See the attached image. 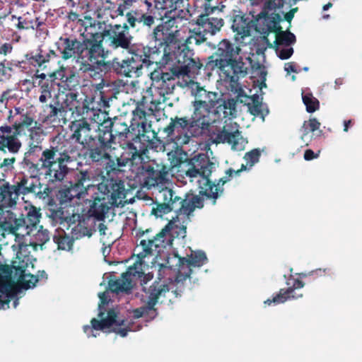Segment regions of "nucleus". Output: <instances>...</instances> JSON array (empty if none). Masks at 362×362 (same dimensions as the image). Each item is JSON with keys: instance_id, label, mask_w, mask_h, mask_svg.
<instances>
[{"instance_id": "f257e3e1", "label": "nucleus", "mask_w": 362, "mask_h": 362, "mask_svg": "<svg viewBox=\"0 0 362 362\" xmlns=\"http://www.w3.org/2000/svg\"><path fill=\"white\" fill-rule=\"evenodd\" d=\"M151 36L154 42L153 47L158 49L156 66L170 65L173 76L177 77L199 73L203 65L198 57H194L193 50L180 39L177 27L171 30L165 25H156Z\"/></svg>"}, {"instance_id": "680f3d73", "label": "nucleus", "mask_w": 362, "mask_h": 362, "mask_svg": "<svg viewBox=\"0 0 362 362\" xmlns=\"http://www.w3.org/2000/svg\"><path fill=\"white\" fill-rule=\"evenodd\" d=\"M28 172L30 173L29 176H34L35 178L40 175H42V168H41V165L39 163H35L32 162L28 166L25 168Z\"/></svg>"}, {"instance_id": "f8f14e48", "label": "nucleus", "mask_w": 362, "mask_h": 362, "mask_svg": "<svg viewBox=\"0 0 362 362\" xmlns=\"http://www.w3.org/2000/svg\"><path fill=\"white\" fill-rule=\"evenodd\" d=\"M208 262L206 253L202 250H191L190 255L186 257H182L177 253L173 252L171 256L168 257L166 264H160L159 275L163 268L172 269L174 266L177 267V273L175 277V281L178 285L184 284V282L189 279L196 282L199 280L194 276L196 271H199L200 267Z\"/></svg>"}, {"instance_id": "37998d69", "label": "nucleus", "mask_w": 362, "mask_h": 362, "mask_svg": "<svg viewBox=\"0 0 362 362\" xmlns=\"http://www.w3.org/2000/svg\"><path fill=\"white\" fill-rule=\"evenodd\" d=\"M49 233L47 229H44L42 226L35 234L33 240L30 242V245L37 250L40 247L41 250L43 249V245L49 240Z\"/></svg>"}, {"instance_id": "49530a36", "label": "nucleus", "mask_w": 362, "mask_h": 362, "mask_svg": "<svg viewBox=\"0 0 362 362\" xmlns=\"http://www.w3.org/2000/svg\"><path fill=\"white\" fill-rule=\"evenodd\" d=\"M94 109L89 107L88 102L86 98L83 100L80 98L78 100L76 105L69 110V112H71L72 115H76L77 117H83L85 114H88L89 112H93Z\"/></svg>"}, {"instance_id": "8fccbe9b", "label": "nucleus", "mask_w": 362, "mask_h": 362, "mask_svg": "<svg viewBox=\"0 0 362 362\" xmlns=\"http://www.w3.org/2000/svg\"><path fill=\"white\" fill-rule=\"evenodd\" d=\"M29 136L32 143L30 146L37 145V148H41L38 145L42 142V136L43 134L42 127L38 122H35V125L29 129Z\"/></svg>"}, {"instance_id": "6ab92c4d", "label": "nucleus", "mask_w": 362, "mask_h": 362, "mask_svg": "<svg viewBox=\"0 0 362 362\" xmlns=\"http://www.w3.org/2000/svg\"><path fill=\"white\" fill-rule=\"evenodd\" d=\"M144 274L141 264L134 263L129 267L127 272L123 273L120 279H110L108 281V288L112 293H127L131 292L134 281L139 279Z\"/></svg>"}, {"instance_id": "c03bdc74", "label": "nucleus", "mask_w": 362, "mask_h": 362, "mask_svg": "<svg viewBox=\"0 0 362 362\" xmlns=\"http://www.w3.org/2000/svg\"><path fill=\"white\" fill-rule=\"evenodd\" d=\"M275 34V43L276 45H285L288 47L296 42V36L293 33H291L290 31H283L282 29H280V30L277 31Z\"/></svg>"}, {"instance_id": "69168bd1", "label": "nucleus", "mask_w": 362, "mask_h": 362, "mask_svg": "<svg viewBox=\"0 0 362 362\" xmlns=\"http://www.w3.org/2000/svg\"><path fill=\"white\" fill-rule=\"evenodd\" d=\"M35 25L33 26V30H35L37 32H39L41 33H45L47 32L46 24L44 21L40 20V18L36 17L35 18Z\"/></svg>"}, {"instance_id": "39448f33", "label": "nucleus", "mask_w": 362, "mask_h": 362, "mask_svg": "<svg viewBox=\"0 0 362 362\" xmlns=\"http://www.w3.org/2000/svg\"><path fill=\"white\" fill-rule=\"evenodd\" d=\"M192 106L193 112L188 119L190 121V130L193 132L195 138L208 134L216 144L228 143L233 150L244 149L245 139L239 130L230 132L225 125L214 129L213 124L218 121L216 107L195 105Z\"/></svg>"}, {"instance_id": "7ed1b4c3", "label": "nucleus", "mask_w": 362, "mask_h": 362, "mask_svg": "<svg viewBox=\"0 0 362 362\" xmlns=\"http://www.w3.org/2000/svg\"><path fill=\"white\" fill-rule=\"evenodd\" d=\"M260 156L261 151L259 148H254L245 153L243 158L246 164H242L240 168L237 170L232 168L228 169L226 171V176L220 178L215 184L209 179L215 166L214 163L205 155L199 154L187 161L185 175L191 179L200 177L201 179L198 180L201 189L200 194L206 196L208 199H213V204H215L216 199L223 193V186L224 184L234 175L239 176L242 171L250 170L259 162Z\"/></svg>"}, {"instance_id": "2eb2a0df", "label": "nucleus", "mask_w": 362, "mask_h": 362, "mask_svg": "<svg viewBox=\"0 0 362 362\" xmlns=\"http://www.w3.org/2000/svg\"><path fill=\"white\" fill-rule=\"evenodd\" d=\"M147 303L151 307L155 308L158 303H166L173 302V299L169 296L173 294L174 298L181 296L184 291V284H177L175 280L167 283L158 277V280L154 281L148 288H144Z\"/></svg>"}, {"instance_id": "338daca9", "label": "nucleus", "mask_w": 362, "mask_h": 362, "mask_svg": "<svg viewBox=\"0 0 362 362\" xmlns=\"http://www.w3.org/2000/svg\"><path fill=\"white\" fill-rule=\"evenodd\" d=\"M112 98H116L113 93H111L110 95H105L103 91H101L100 104H101L104 108L108 107L110 106L109 103Z\"/></svg>"}, {"instance_id": "bb28decb", "label": "nucleus", "mask_w": 362, "mask_h": 362, "mask_svg": "<svg viewBox=\"0 0 362 362\" xmlns=\"http://www.w3.org/2000/svg\"><path fill=\"white\" fill-rule=\"evenodd\" d=\"M304 285L305 284L303 281L298 279H294L292 286H289L286 289H280L279 293H277L272 298H269L266 300L264 303V304L268 305H272V303L277 305L283 303L288 299H297L298 298H300L303 296V294H296L294 291L296 289L303 288Z\"/></svg>"}, {"instance_id": "a878e982", "label": "nucleus", "mask_w": 362, "mask_h": 362, "mask_svg": "<svg viewBox=\"0 0 362 362\" xmlns=\"http://www.w3.org/2000/svg\"><path fill=\"white\" fill-rule=\"evenodd\" d=\"M10 133H12V128L9 125L0 127V152L14 153L22 148L20 139H16L15 136H10Z\"/></svg>"}, {"instance_id": "ddd939ff", "label": "nucleus", "mask_w": 362, "mask_h": 362, "mask_svg": "<svg viewBox=\"0 0 362 362\" xmlns=\"http://www.w3.org/2000/svg\"><path fill=\"white\" fill-rule=\"evenodd\" d=\"M95 25H98V29H102L104 25V28L101 32H90L86 28L87 35L93 37V39L100 41L102 47H103V42L104 40L109 47L115 50L119 48L129 49L133 45H132V36L129 33L130 26L128 23L106 25L105 22L98 21L96 23L95 21L93 25H90V29L95 28Z\"/></svg>"}, {"instance_id": "5701e85b", "label": "nucleus", "mask_w": 362, "mask_h": 362, "mask_svg": "<svg viewBox=\"0 0 362 362\" xmlns=\"http://www.w3.org/2000/svg\"><path fill=\"white\" fill-rule=\"evenodd\" d=\"M94 175L90 169H78L73 173L69 183L74 190L81 196L88 194V190L93 185Z\"/></svg>"}, {"instance_id": "4d7b16f0", "label": "nucleus", "mask_w": 362, "mask_h": 362, "mask_svg": "<svg viewBox=\"0 0 362 362\" xmlns=\"http://www.w3.org/2000/svg\"><path fill=\"white\" fill-rule=\"evenodd\" d=\"M20 150L14 153H10L11 156L4 158L0 163V169L5 173L11 172L14 169V164L16 162V155L19 153Z\"/></svg>"}, {"instance_id": "7c9ffc66", "label": "nucleus", "mask_w": 362, "mask_h": 362, "mask_svg": "<svg viewBox=\"0 0 362 362\" xmlns=\"http://www.w3.org/2000/svg\"><path fill=\"white\" fill-rule=\"evenodd\" d=\"M197 24L203 28L202 31H205L207 34L214 35L220 31L224 22L222 18L209 17L208 15H203L198 18Z\"/></svg>"}, {"instance_id": "5fc2aeb1", "label": "nucleus", "mask_w": 362, "mask_h": 362, "mask_svg": "<svg viewBox=\"0 0 362 362\" xmlns=\"http://www.w3.org/2000/svg\"><path fill=\"white\" fill-rule=\"evenodd\" d=\"M65 98L63 99L62 103L60 104L61 106H63L64 110L66 108L69 111L71 109L74 105H76L78 100H79L78 93L76 91H68L67 93L63 92Z\"/></svg>"}, {"instance_id": "9b49d317", "label": "nucleus", "mask_w": 362, "mask_h": 362, "mask_svg": "<svg viewBox=\"0 0 362 362\" xmlns=\"http://www.w3.org/2000/svg\"><path fill=\"white\" fill-rule=\"evenodd\" d=\"M130 57L119 61L117 58L112 61V68L118 74L126 77L138 76L143 66L149 67L158 59L155 47L143 44H134L129 49Z\"/></svg>"}, {"instance_id": "774afa93", "label": "nucleus", "mask_w": 362, "mask_h": 362, "mask_svg": "<svg viewBox=\"0 0 362 362\" xmlns=\"http://www.w3.org/2000/svg\"><path fill=\"white\" fill-rule=\"evenodd\" d=\"M293 54V49L292 47L283 48L278 51V57L281 59H288Z\"/></svg>"}, {"instance_id": "a18cd8bd", "label": "nucleus", "mask_w": 362, "mask_h": 362, "mask_svg": "<svg viewBox=\"0 0 362 362\" xmlns=\"http://www.w3.org/2000/svg\"><path fill=\"white\" fill-rule=\"evenodd\" d=\"M157 314L156 308L151 307L147 302L145 305L133 310V317L135 319L146 317L152 320L156 317Z\"/></svg>"}, {"instance_id": "423d86ee", "label": "nucleus", "mask_w": 362, "mask_h": 362, "mask_svg": "<svg viewBox=\"0 0 362 362\" xmlns=\"http://www.w3.org/2000/svg\"><path fill=\"white\" fill-rule=\"evenodd\" d=\"M70 139L88 148V158L98 160L107 156L105 148L111 139L107 132H102L101 126L93 127L87 118L81 117L71 122L69 126Z\"/></svg>"}, {"instance_id": "f704fd0d", "label": "nucleus", "mask_w": 362, "mask_h": 362, "mask_svg": "<svg viewBox=\"0 0 362 362\" xmlns=\"http://www.w3.org/2000/svg\"><path fill=\"white\" fill-rule=\"evenodd\" d=\"M35 18L36 16L33 13L26 12L21 16L11 15L10 20L12 22L17 21L14 26L18 30H33V26L35 25Z\"/></svg>"}, {"instance_id": "0eeeda50", "label": "nucleus", "mask_w": 362, "mask_h": 362, "mask_svg": "<svg viewBox=\"0 0 362 362\" xmlns=\"http://www.w3.org/2000/svg\"><path fill=\"white\" fill-rule=\"evenodd\" d=\"M72 150L64 142H57L45 148L39 159L42 176L49 185L61 183L68 175V165L73 162Z\"/></svg>"}, {"instance_id": "72a5a7b5", "label": "nucleus", "mask_w": 362, "mask_h": 362, "mask_svg": "<svg viewBox=\"0 0 362 362\" xmlns=\"http://www.w3.org/2000/svg\"><path fill=\"white\" fill-rule=\"evenodd\" d=\"M282 20L279 13H272L270 14L265 13L263 17L262 23V33L269 34L270 33H276L282 29L279 25V22Z\"/></svg>"}, {"instance_id": "864d4df0", "label": "nucleus", "mask_w": 362, "mask_h": 362, "mask_svg": "<svg viewBox=\"0 0 362 362\" xmlns=\"http://www.w3.org/2000/svg\"><path fill=\"white\" fill-rule=\"evenodd\" d=\"M79 86V76L74 72L71 73L66 76L62 87L68 91H74L75 88Z\"/></svg>"}, {"instance_id": "dca6fc26", "label": "nucleus", "mask_w": 362, "mask_h": 362, "mask_svg": "<svg viewBox=\"0 0 362 362\" xmlns=\"http://www.w3.org/2000/svg\"><path fill=\"white\" fill-rule=\"evenodd\" d=\"M100 303L98 304V314L99 319L93 318L90 320V325H84L83 332L88 337H94L93 330H105V329L110 328L114 324L117 323V312L114 308L106 310L105 305L109 303V296L106 292L99 293Z\"/></svg>"}, {"instance_id": "aec40b11", "label": "nucleus", "mask_w": 362, "mask_h": 362, "mask_svg": "<svg viewBox=\"0 0 362 362\" xmlns=\"http://www.w3.org/2000/svg\"><path fill=\"white\" fill-rule=\"evenodd\" d=\"M173 223H168L158 233L151 239L141 240L140 245L143 251L138 255L140 259L144 258L148 255H151L153 251L159 253L162 249L172 245L173 239L168 235L169 228Z\"/></svg>"}, {"instance_id": "ea45409f", "label": "nucleus", "mask_w": 362, "mask_h": 362, "mask_svg": "<svg viewBox=\"0 0 362 362\" xmlns=\"http://www.w3.org/2000/svg\"><path fill=\"white\" fill-rule=\"evenodd\" d=\"M54 81H39L38 87L40 93L39 101L41 103H46L52 98V92L54 89Z\"/></svg>"}, {"instance_id": "1a4fd4ad", "label": "nucleus", "mask_w": 362, "mask_h": 362, "mask_svg": "<svg viewBox=\"0 0 362 362\" xmlns=\"http://www.w3.org/2000/svg\"><path fill=\"white\" fill-rule=\"evenodd\" d=\"M160 196L162 202H156V206L151 210V214L157 218H161L173 211L187 219V216H190L195 209L204 207V198L192 193H187L184 197H181L172 189L165 187L160 191Z\"/></svg>"}, {"instance_id": "3c124183", "label": "nucleus", "mask_w": 362, "mask_h": 362, "mask_svg": "<svg viewBox=\"0 0 362 362\" xmlns=\"http://www.w3.org/2000/svg\"><path fill=\"white\" fill-rule=\"evenodd\" d=\"M302 99L308 112L313 113L320 108L319 100L312 93L303 94Z\"/></svg>"}, {"instance_id": "58836bf2", "label": "nucleus", "mask_w": 362, "mask_h": 362, "mask_svg": "<svg viewBox=\"0 0 362 362\" xmlns=\"http://www.w3.org/2000/svg\"><path fill=\"white\" fill-rule=\"evenodd\" d=\"M4 226L10 233H14L21 227L26 224L25 218H17L15 214L11 211H6V216L4 218Z\"/></svg>"}, {"instance_id": "412c9836", "label": "nucleus", "mask_w": 362, "mask_h": 362, "mask_svg": "<svg viewBox=\"0 0 362 362\" xmlns=\"http://www.w3.org/2000/svg\"><path fill=\"white\" fill-rule=\"evenodd\" d=\"M168 168L162 163L151 160L142 165L144 185L148 188L164 184L168 180Z\"/></svg>"}, {"instance_id": "a19ab883", "label": "nucleus", "mask_w": 362, "mask_h": 362, "mask_svg": "<svg viewBox=\"0 0 362 362\" xmlns=\"http://www.w3.org/2000/svg\"><path fill=\"white\" fill-rule=\"evenodd\" d=\"M203 28L200 25H197L193 30H190V35L183 42L187 45L194 43L197 45H199L206 41V33L202 31Z\"/></svg>"}, {"instance_id": "393cba45", "label": "nucleus", "mask_w": 362, "mask_h": 362, "mask_svg": "<svg viewBox=\"0 0 362 362\" xmlns=\"http://www.w3.org/2000/svg\"><path fill=\"white\" fill-rule=\"evenodd\" d=\"M149 103H153V100L148 101L146 96L136 103V107L132 111V126L141 127L143 132H146L147 124V116L153 115V110Z\"/></svg>"}, {"instance_id": "4be33fe9", "label": "nucleus", "mask_w": 362, "mask_h": 362, "mask_svg": "<svg viewBox=\"0 0 362 362\" xmlns=\"http://www.w3.org/2000/svg\"><path fill=\"white\" fill-rule=\"evenodd\" d=\"M100 126L102 132H107V134H109V136L110 135L111 137L110 141L107 144L105 149L111 148L115 139L113 132L115 136H117L120 139H128L129 135L132 134V132L130 131L132 125L130 127L128 126V124L121 119H115L114 121L110 119H105L100 124Z\"/></svg>"}, {"instance_id": "0e129e2a", "label": "nucleus", "mask_w": 362, "mask_h": 362, "mask_svg": "<svg viewBox=\"0 0 362 362\" xmlns=\"http://www.w3.org/2000/svg\"><path fill=\"white\" fill-rule=\"evenodd\" d=\"M13 273L12 267L8 264H0V282L4 279H8Z\"/></svg>"}, {"instance_id": "e2e57ef3", "label": "nucleus", "mask_w": 362, "mask_h": 362, "mask_svg": "<svg viewBox=\"0 0 362 362\" xmlns=\"http://www.w3.org/2000/svg\"><path fill=\"white\" fill-rule=\"evenodd\" d=\"M12 69L6 67L4 62H0V82L6 81L9 80L11 77L10 72Z\"/></svg>"}, {"instance_id": "6e6552de", "label": "nucleus", "mask_w": 362, "mask_h": 362, "mask_svg": "<svg viewBox=\"0 0 362 362\" xmlns=\"http://www.w3.org/2000/svg\"><path fill=\"white\" fill-rule=\"evenodd\" d=\"M42 185L39 179L34 176H28L21 172L16 174L13 183L10 184L4 179H0V203L3 207H15L21 197L28 194H35L40 199L48 196L49 188L41 190Z\"/></svg>"}, {"instance_id": "473e14b6", "label": "nucleus", "mask_w": 362, "mask_h": 362, "mask_svg": "<svg viewBox=\"0 0 362 362\" xmlns=\"http://www.w3.org/2000/svg\"><path fill=\"white\" fill-rule=\"evenodd\" d=\"M126 145L130 151L128 154L129 156L131 154V156L126 157L124 153H122L120 157H117L115 158L118 172H121L120 168L125 167L129 162L133 164L135 163L136 159H142V153L137 150L136 147L134 146L132 142L127 141Z\"/></svg>"}, {"instance_id": "4c0bfd02", "label": "nucleus", "mask_w": 362, "mask_h": 362, "mask_svg": "<svg viewBox=\"0 0 362 362\" xmlns=\"http://www.w3.org/2000/svg\"><path fill=\"white\" fill-rule=\"evenodd\" d=\"M81 197H82L71 185L60 189L57 194V199L59 201L60 208H65L70 205L69 203L73 199H80Z\"/></svg>"}, {"instance_id": "a211bd4d", "label": "nucleus", "mask_w": 362, "mask_h": 362, "mask_svg": "<svg viewBox=\"0 0 362 362\" xmlns=\"http://www.w3.org/2000/svg\"><path fill=\"white\" fill-rule=\"evenodd\" d=\"M139 2L138 8L126 13L127 22L132 28H136L139 24L151 28L155 24L156 18V4L153 5L148 0Z\"/></svg>"}, {"instance_id": "79ce46f5", "label": "nucleus", "mask_w": 362, "mask_h": 362, "mask_svg": "<svg viewBox=\"0 0 362 362\" xmlns=\"http://www.w3.org/2000/svg\"><path fill=\"white\" fill-rule=\"evenodd\" d=\"M53 241L57 245L59 250H70L73 245V240L66 233L62 230L53 235Z\"/></svg>"}, {"instance_id": "6e6d98bb", "label": "nucleus", "mask_w": 362, "mask_h": 362, "mask_svg": "<svg viewBox=\"0 0 362 362\" xmlns=\"http://www.w3.org/2000/svg\"><path fill=\"white\" fill-rule=\"evenodd\" d=\"M40 218V211L35 206H32L25 218L27 227L29 226H35L39 223Z\"/></svg>"}, {"instance_id": "f03ea898", "label": "nucleus", "mask_w": 362, "mask_h": 362, "mask_svg": "<svg viewBox=\"0 0 362 362\" xmlns=\"http://www.w3.org/2000/svg\"><path fill=\"white\" fill-rule=\"evenodd\" d=\"M250 57H244L239 45L228 39L221 40L215 52L208 58L206 67L216 71L226 83L232 91L240 95L243 91L239 82L247 76L250 71Z\"/></svg>"}, {"instance_id": "c85d7f7f", "label": "nucleus", "mask_w": 362, "mask_h": 362, "mask_svg": "<svg viewBox=\"0 0 362 362\" xmlns=\"http://www.w3.org/2000/svg\"><path fill=\"white\" fill-rule=\"evenodd\" d=\"M251 21L244 16L236 15L233 17L231 29L235 33L234 38L236 42L243 40L250 35Z\"/></svg>"}, {"instance_id": "c756f323", "label": "nucleus", "mask_w": 362, "mask_h": 362, "mask_svg": "<svg viewBox=\"0 0 362 362\" xmlns=\"http://www.w3.org/2000/svg\"><path fill=\"white\" fill-rule=\"evenodd\" d=\"M57 105L52 104H46L42 106L44 114L43 122L59 125L61 122V117H64L66 110L63 106L60 105L59 101L56 103Z\"/></svg>"}, {"instance_id": "b1692460", "label": "nucleus", "mask_w": 362, "mask_h": 362, "mask_svg": "<svg viewBox=\"0 0 362 362\" xmlns=\"http://www.w3.org/2000/svg\"><path fill=\"white\" fill-rule=\"evenodd\" d=\"M190 121L187 117H175L170 118V123L163 128V132L166 134L167 137L173 139L177 137L175 132L178 134L182 132H185V141L184 144L189 142L190 137H194L193 132L190 130Z\"/></svg>"}, {"instance_id": "bf43d9fd", "label": "nucleus", "mask_w": 362, "mask_h": 362, "mask_svg": "<svg viewBox=\"0 0 362 362\" xmlns=\"http://www.w3.org/2000/svg\"><path fill=\"white\" fill-rule=\"evenodd\" d=\"M132 324L133 323L131 322H128L127 324V320H117V323H115V325L118 326H124V327L114 328L113 332L119 334L121 337H124L127 335L129 332L134 331V329L132 327Z\"/></svg>"}, {"instance_id": "e433bc0d", "label": "nucleus", "mask_w": 362, "mask_h": 362, "mask_svg": "<svg viewBox=\"0 0 362 362\" xmlns=\"http://www.w3.org/2000/svg\"><path fill=\"white\" fill-rule=\"evenodd\" d=\"M236 105L237 100L235 98H229L223 100L220 98V103L216 105V110H217L218 120L220 119V112H223V117H235L236 116Z\"/></svg>"}, {"instance_id": "052dcab7", "label": "nucleus", "mask_w": 362, "mask_h": 362, "mask_svg": "<svg viewBox=\"0 0 362 362\" xmlns=\"http://www.w3.org/2000/svg\"><path fill=\"white\" fill-rule=\"evenodd\" d=\"M26 277H28L29 279H25V277H24L23 279H20L18 284L19 286L24 289H28L34 287L39 281V276H35L29 274L28 275L26 274Z\"/></svg>"}, {"instance_id": "cd10ccee", "label": "nucleus", "mask_w": 362, "mask_h": 362, "mask_svg": "<svg viewBox=\"0 0 362 362\" xmlns=\"http://www.w3.org/2000/svg\"><path fill=\"white\" fill-rule=\"evenodd\" d=\"M194 100L192 102V105L216 107L220 103V96L218 93L208 91L199 86L194 92Z\"/></svg>"}, {"instance_id": "20e7f679", "label": "nucleus", "mask_w": 362, "mask_h": 362, "mask_svg": "<svg viewBox=\"0 0 362 362\" xmlns=\"http://www.w3.org/2000/svg\"><path fill=\"white\" fill-rule=\"evenodd\" d=\"M54 45L64 61L76 58L82 73H95L97 68L105 65V59L109 54V51L101 46L100 42L90 36L79 40L75 36L65 34Z\"/></svg>"}, {"instance_id": "f3484780", "label": "nucleus", "mask_w": 362, "mask_h": 362, "mask_svg": "<svg viewBox=\"0 0 362 362\" xmlns=\"http://www.w3.org/2000/svg\"><path fill=\"white\" fill-rule=\"evenodd\" d=\"M189 0H163L162 2L156 0V7L157 9L167 10L164 14V18L168 20L158 25H165L171 30H175L177 26L176 19L185 18L189 13Z\"/></svg>"}, {"instance_id": "09e8293b", "label": "nucleus", "mask_w": 362, "mask_h": 362, "mask_svg": "<svg viewBox=\"0 0 362 362\" xmlns=\"http://www.w3.org/2000/svg\"><path fill=\"white\" fill-rule=\"evenodd\" d=\"M160 78V89L164 90L162 94L165 95L173 93L175 87V78L170 76L169 73H162ZM160 93L161 94V92Z\"/></svg>"}, {"instance_id": "603ef678", "label": "nucleus", "mask_w": 362, "mask_h": 362, "mask_svg": "<svg viewBox=\"0 0 362 362\" xmlns=\"http://www.w3.org/2000/svg\"><path fill=\"white\" fill-rule=\"evenodd\" d=\"M320 122L315 117L310 118L308 120L304 121L302 126L303 134L301 136L302 140L305 141V136L310 132H314L320 127Z\"/></svg>"}, {"instance_id": "13d9d810", "label": "nucleus", "mask_w": 362, "mask_h": 362, "mask_svg": "<svg viewBox=\"0 0 362 362\" xmlns=\"http://www.w3.org/2000/svg\"><path fill=\"white\" fill-rule=\"evenodd\" d=\"M130 6H127L125 4H120L118 5L117 7H116L115 4L109 2L108 5L107 6H104V11L110 10L113 11V13L110 12V15L112 18H114L117 16H124V11L127 8H128Z\"/></svg>"}, {"instance_id": "c9c22d12", "label": "nucleus", "mask_w": 362, "mask_h": 362, "mask_svg": "<svg viewBox=\"0 0 362 362\" xmlns=\"http://www.w3.org/2000/svg\"><path fill=\"white\" fill-rule=\"evenodd\" d=\"M35 122H37L35 121L34 119L28 113L23 114L21 115L20 120L16 121L13 122L12 126H11L12 128V133H10L8 135L10 136H15L14 137L16 139H19L18 136L21 135L25 128L29 129L31 127H33V125H35Z\"/></svg>"}, {"instance_id": "9d476101", "label": "nucleus", "mask_w": 362, "mask_h": 362, "mask_svg": "<svg viewBox=\"0 0 362 362\" xmlns=\"http://www.w3.org/2000/svg\"><path fill=\"white\" fill-rule=\"evenodd\" d=\"M101 196L94 197L90 205L88 214L98 221H103L110 206H119L125 198L124 183L121 180L104 179L98 185Z\"/></svg>"}, {"instance_id": "de8ad7c7", "label": "nucleus", "mask_w": 362, "mask_h": 362, "mask_svg": "<svg viewBox=\"0 0 362 362\" xmlns=\"http://www.w3.org/2000/svg\"><path fill=\"white\" fill-rule=\"evenodd\" d=\"M110 148H107L105 150V153L107 154V156L103 157L98 160H91L93 163H99L105 160L106 163H105L104 169L107 175H110L111 173L117 174L119 173L115 159L112 158L111 155L108 153V150Z\"/></svg>"}, {"instance_id": "4468645a", "label": "nucleus", "mask_w": 362, "mask_h": 362, "mask_svg": "<svg viewBox=\"0 0 362 362\" xmlns=\"http://www.w3.org/2000/svg\"><path fill=\"white\" fill-rule=\"evenodd\" d=\"M58 57V54L53 49L45 50L39 47L35 52H30L24 55V59L13 63V66L20 71L28 75H33L40 81H52L47 79L45 73L38 74L39 71L45 70L51 60Z\"/></svg>"}, {"instance_id": "2f4dec72", "label": "nucleus", "mask_w": 362, "mask_h": 362, "mask_svg": "<svg viewBox=\"0 0 362 362\" xmlns=\"http://www.w3.org/2000/svg\"><path fill=\"white\" fill-rule=\"evenodd\" d=\"M185 216L176 214L175 217L173 218L168 223H173L172 226L169 228L168 235L170 238H184L187 233V226L185 223L189 219V216H187V219L185 218Z\"/></svg>"}]
</instances>
